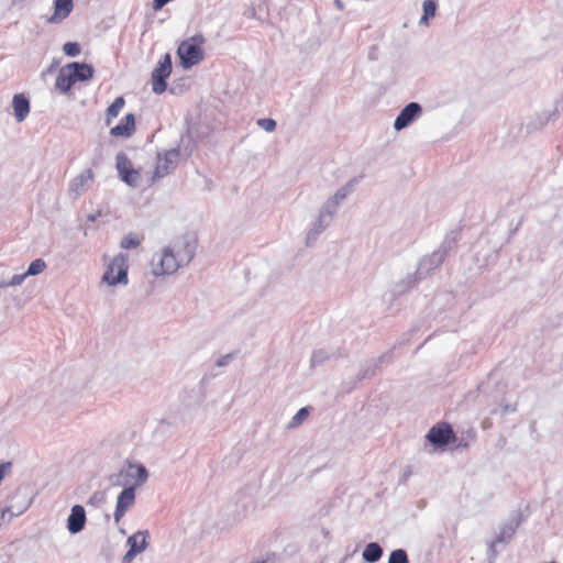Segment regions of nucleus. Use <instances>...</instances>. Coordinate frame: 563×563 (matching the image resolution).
Masks as SVG:
<instances>
[{"mask_svg":"<svg viewBox=\"0 0 563 563\" xmlns=\"http://www.w3.org/2000/svg\"><path fill=\"white\" fill-rule=\"evenodd\" d=\"M197 239L192 235H183L173 240L159 252L153 255L151 262L152 274L155 277L169 276L186 267L195 257Z\"/></svg>","mask_w":563,"mask_h":563,"instance_id":"f257e3e1","label":"nucleus"},{"mask_svg":"<svg viewBox=\"0 0 563 563\" xmlns=\"http://www.w3.org/2000/svg\"><path fill=\"white\" fill-rule=\"evenodd\" d=\"M104 272L100 278V285L110 289L129 285V256L119 253L112 257L102 256Z\"/></svg>","mask_w":563,"mask_h":563,"instance_id":"f03ea898","label":"nucleus"},{"mask_svg":"<svg viewBox=\"0 0 563 563\" xmlns=\"http://www.w3.org/2000/svg\"><path fill=\"white\" fill-rule=\"evenodd\" d=\"M32 503L33 498L26 488H16L7 497L5 506L1 509L0 519L3 522H10L13 518L23 515Z\"/></svg>","mask_w":563,"mask_h":563,"instance_id":"7ed1b4c3","label":"nucleus"},{"mask_svg":"<svg viewBox=\"0 0 563 563\" xmlns=\"http://www.w3.org/2000/svg\"><path fill=\"white\" fill-rule=\"evenodd\" d=\"M202 35H195L185 40L178 47L177 54L184 68L188 69L203 59Z\"/></svg>","mask_w":563,"mask_h":563,"instance_id":"20e7f679","label":"nucleus"},{"mask_svg":"<svg viewBox=\"0 0 563 563\" xmlns=\"http://www.w3.org/2000/svg\"><path fill=\"white\" fill-rule=\"evenodd\" d=\"M148 479V472L146 467L139 463H130L125 467L121 468L114 485L125 487H133V490L137 487L143 486Z\"/></svg>","mask_w":563,"mask_h":563,"instance_id":"39448f33","label":"nucleus"},{"mask_svg":"<svg viewBox=\"0 0 563 563\" xmlns=\"http://www.w3.org/2000/svg\"><path fill=\"white\" fill-rule=\"evenodd\" d=\"M178 158L179 151L176 148L158 154L152 180L164 178L172 173L178 164Z\"/></svg>","mask_w":563,"mask_h":563,"instance_id":"423d86ee","label":"nucleus"},{"mask_svg":"<svg viewBox=\"0 0 563 563\" xmlns=\"http://www.w3.org/2000/svg\"><path fill=\"white\" fill-rule=\"evenodd\" d=\"M172 73V58L169 54H165L159 60L157 67L152 71V89L156 95H161L166 90V78Z\"/></svg>","mask_w":563,"mask_h":563,"instance_id":"0eeeda50","label":"nucleus"},{"mask_svg":"<svg viewBox=\"0 0 563 563\" xmlns=\"http://www.w3.org/2000/svg\"><path fill=\"white\" fill-rule=\"evenodd\" d=\"M148 531H137L130 536L126 540L128 545L130 547L129 551L125 553L122 563H131V561L140 553L146 550L148 547Z\"/></svg>","mask_w":563,"mask_h":563,"instance_id":"6e6552de","label":"nucleus"},{"mask_svg":"<svg viewBox=\"0 0 563 563\" xmlns=\"http://www.w3.org/2000/svg\"><path fill=\"white\" fill-rule=\"evenodd\" d=\"M422 114V107L418 102L408 103L397 115L394 129L401 131L418 120Z\"/></svg>","mask_w":563,"mask_h":563,"instance_id":"1a4fd4ad","label":"nucleus"},{"mask_svg":"<svg viewBox=\"0 0 563 563\" xmlns=\"http://www.w3.org/2000/svg\"><path fill=\"white\" fill-rule=\"evenodd\" d=\"M135 492L131 486L123 488V490L119 494L113 514V518L117 523L120 522L126 511L132 508L135 503Z\"/></svg>","mask_w":563,"mask_h":563,"instance_id":"9d476101","label":"nucleus"},{"mask_svg":"<svg viewBox=\"0 0 563 563\" xmlns=\"http://www.w3.org/2000/svg\"><path fill=\"white\" fill-rule=\"evenodd\" d=\"M93 181V173L91 169H85L76 177H74L68 186L69 194L74 198H78L85 194Z\"/></svg>","mask_w":563,"mask_h":563,"instance_id":"9b49d317","label":"nucleus"},{"mask_svg":"<svg viewBox=\"0 0 563 563\" xmlns=\"http://www.w3.org/2000/svg\"><path fill=\"white\" fill-rule=\"evenodd\" d=\"M332 223V220L324 214L318 211L317 217L311 222L307 233H306V244L308 246L312 245L319 238L321 233H323Z\"/></svg>","mask_w":563,"mask_h":563,"instance_id":"f8f14e48","label":"nucleus"},{"mask_svg":"<svg viewBox=\"0 0 563 563\" xmlns=\"http://www.w3.org/2000/svg\"><path fill=\"white\" fill-rule=\"evenodd\" d=\"M516 531V526L512 523L504 525L499 528L498 533L496 534L495 539L489 544V552L493 558H496L499 550L498 547L500 544H506L510 542Z\"/></svg>","mask_w":563,"mask_h":563,"instance_id":"ddd939ff","label":"nucleus"},{"mask_svg":"<svg viewBox=\"0 0 563 563\" xmlns=\"http://www.w3.org/2000/svg\"><path fill=\"white\" fill-rule=\"evenodd\" d=\"M86 511L80 505H75L67 518V529L71 534L80 532L85 528Z\"/></svg>","mask_w":563,"mask_h":563,"instance_id":"4468645a","label":"nucleus"},{"mask_svg":"<svg viewBox=\"0 0 563 563\" xmlns=\"http://www.w3.org/2000/svg\"><path fill=\"white\" fill-rule=\"evenodd\" d=\"M73 0H54V12L47 19L51 24H58L63 22L73 11Z\"/></svg>","mask_w":563,"mask_h":563,"instance_id":"2eb2a0df","label":"nucleus"},{"mask_svg":"<svg viewBox=\"0 0 563 563\" xmlns=\"http://www.w3.org/2000/svg\"><path fill=\"white\" fill-rule=\"evenodd\" d=\"M135 131V118L132 113L126 114L122 121L111 128L110 134L114 137H130Z\"/></svg>","mask_w":563,"mask_h":563,"instance_id":"dca6fc26","label":"nucleus"},{"mask_svg":"<svg viewBox=\"0 0 563 563\" xmlns=\"http://www.w3.org/2000/svg\"><path fill=\"white\" fill-rule=\"evenodd\" d=\"M453 435V431L450 427H433L429 430L427 434V439L434 445H445L449 443L451 437Z\"/></svg>","mask_w":563,"mask_h":563,"instance_id":"f3484780","label":"nucleus"},{"mask_svg":"<svg viewBox=\"0 0 563 563\" xmlns=\"http://www.w3.org/2000/svg\"><path fill=\"white\" fill-rule=\"evenodd\" d=\"M66 67H69L70 74L75 80L77 81H86L92 78L93 75V68L84 63H70L66 65Z\"/></svg>","mask_w":563,"mask_h":563,"instance_id":"a211bd4d","label":"nucleus"},{"mask_svg":"<svg viewBox=\"0 0 563 563\" xmlns=\"http://www.w3.org/2000/svg\"><path fill=\"white\" fill-rule=\"evenodd\" d=\"M12 107L18 122L24 121L30 113V102L23 95H14Z\"/></svg>","mask_w":563,"mask_h":563,"instance_id":"6ab92c4d","label":"nucleus"},{"mask_svg":"<svg viewBox=\"0 0 563 563\" xmlns=\"http://www.w3.org/2000/svg\"><path fill=\"white\" fill-rule=\"evenodd\" d=\"M75 84V80L70 74L69 67H62L56 77L55 87L62 93H66L71 86Z\"/></svg>","mask_w":563,"mask_h":563,"instance_id":"aec40b11","label":"nucleus"},{"mask_svg":"<svg viewBox=\"0 0 563 563\" xmlns=\"http://www.w3.org/2000/svg\"><path fill=\"white\" fill-rule=\"evenodd\" d=\"M382 555H383V549L376 542L368 543L362 553L363 560L368 563H375V562L379 561Z\"/></svg>","mask_w":563,"mask_h":563,"instance_id":"412c9836","label":"nucleus"},{"mask_svg":"<svg viewBox=\"0 0 563 563\" xmlns=\"http://www.w3.org/2000/svg\"><path fill=\"white\" fill-rule=\"evenodd\" d=\"M356 185V179H351L345 185L340 187L330 198L339 206L353 192Z\"/></svg>","mask_w":563,"mask_h":563,"instance_id":"4be33fe9","label":"nucleus"},{"mask_svg":"<svg viewBox=\"0 0 563 563\" xmlns=\"http://www.w3.org/2000/svg\"><path fill=\"white\" fill-rule=\"evenodd\" d=\"M125 104L123 97H118L107 109L106 124L110 125L112 119L117 118Z\"/></svg>","mask_w":563,"mask_h":563,"instance_id":"5701e85b","label":"nucleus"},{"mask_svg":"<svg viewBox=\"0 0 563 563\" xmlns=\"http://www.w3.org/2000/svg\"><path fill=\"white\" fill-rule=\"evenodd\" d=\"M339 208L340 206L329 197L319 209V212L333 221Z\"/></svg>","mask_w":563,"mask_h":563,"instance_id":"b1692460","label":"nucleus"},{"mask_svg":"<svg viewBox=\"0 0 563 563\" xmlns=\"http://www.w3.org/2000/svg\"><path fill=\"white\" fill-rule=\"evenodd\" d=\"M115 162H117V169H118L120 177L123 176L124 174H126L129 170L133 169V165H132L131 161L123 153H120L117 155Z\"/></svg>","mask_w":563,"mask_h":563,"instance_id":"393cba45","label":"nucleus"},{"mask_svg":"<svg viewBox=\"0 0 563 563\" xmlns=\"http://www.w3.org/2000/svg\"><path fill=\"white\" fill-rule=\"evenodd\" d=\"M309 417V409L308 408H301L298 410V412L291 418V420L288 422L287 428L288 429H296L299 426H301L307 418Z\"/></svg>","mask_w":563,"mask_h":563,"instance_id":"a878e982","label":"nucleus"},{"mask_svg":"<svg viewBox=\"0 0 563 563\" xmlns=\"http://www.w3.org/2000/svg\"><path fill=\"white\" fill-rule=\"evenodd\" d=\"M141 244V239L135 233H129L122 238L120 246L123 250L136 249Z\"/></svg>","mask_w":563,"mask_h":563,"instance_id":"bb28decb","label":"nucleus"},{"mask_svg":"<svg viewBox=\"0 0 563 563\" xmlns=\"http://www.w3.org/2000/svg\"><path fill=\"white\" fill-rule=\"evenodd\" d=\"M446 254H448L446 249H439V250L434 251L428 260H424L422 264L430 263V265L438 266L445 260Z\"/></svg>","mask_w":563,"mask_h":563,"instance_id":"cd10ccee","label":"nucleus"},{"mask_svg":"<svg viewBox=\"0 0 563 563\" xmlns=\"http://www.w3.org/2000/svg\"><path fill=\"white\" fill-rule=\"evenodd\" d=\"M129 186L137 187L141 183V174L136 169H131L126 174L120 177Z\"/></svg>","mask_w":563,"mask_h":563,"instance_id":"c85d7f7f","label":"nucleus"},{"mask_svg":"<svg viewBox=\"0 0 563 563\" xmlns=\"http://www.w3.org/2000/svg\"><path fill=\"white\" fill-rule=\"evenodd\" d=\"M46 268V263L42 258H36L29 265L27 271L25 272L27 277L35 276L43 273Z\"/></svg>","mask_w":563,"mask_h":563,"instance_id":"c756f323","label":"nucleus"},{"mask_svg":"<svg viewBox=\"0 0 563 563\" xmlns=\"http://www.w3.org/2000/svg\"><path fill=\"white\" fill-rule=\"evenodd\" d=\"M388 563H409L407 552L402 549L394 550L389 555Z\"/></svg>","mask_w":563,"mask_h":563,"instance_id":"7c9ffc66","label":"nucleus"},{"mask_svg":"<svg viewBox=\"0 0 563 563\" xmlns=\"http://www.w3.org/2000/svg\"><path fill=\"white\" fill-rule=\"evenodd\" d=\"M328 358H329V353L327 351H324V350L314 351L310 358L311 366L314 367L317 365H320Z\"/></svg>","mask_w":563,"mask_h":563,"instance_id":"2f4dec72","label":"nucleus"},{"mask_svg":"<svg viewBox=\"0 0 563 563\" xmlns=\"http://www.w3.org/2000/svg\"><path fill=\"white\" fill-rule=\"evenodd\" d=\"M257 125L266 132H273L276 129V121L269 118L258 119Z\"/></svg>","mask_w":563,"mask_h":563,"instance_id":"473e14b6","label":"nucleus"},{"mask_svg":"<svg viewBox=\"0 0 563 563\" xmlns=\"http://www.w3.org/2000/svg\"><path fill=\"white\" fill-rule=\"evenodd\" d=\"M63 51L66 55L75 57L80 53V47L75 42H67L64 44Z\"/></svg>","mask_w":563,"mask_h":563,"instance_id":"72a5a7b5","label":"nucleus"},{"mask_svg":"<svg viewBox=\"0 0 563 563\" xmlns=\"http://www.w3.org/2000/svg\"><path fill=\"white\" fill-rule=\"evenodd\" d=\"M437 4L433 0H426L423 2V14L433 18L435 15Z\"/></svg>","mask_w":563,"mask_h":563,"instance_id":"f704fd0d","label":"nucleus"},{"mask_svg":"<svg viewBox=\"0 0 563 563\" xmlns=\"http://www.w3.org/2000/svg\"><path fill=\"white\" fill-rule=\"evenodd\" d=\"M27 278L26 273L15 274L10 278L12 287L20 286Z\"/></svg>","mask_w":563,"mask_h":563,"instance_id":"c9c22d12","label":"nucleus"},{"mask_svg":"<svg viewBox=\"0 0 563 563\" xmlns=\"http://www.w3.org/2000/svg\"><path fill=\"white\" fill-rule=\"evenodd\" d=\"M12 287L10 279L0 280V289Z\"/></svg>","mask_w":563,"mask_h":563,"instance_id":"e433bc0d","label":"nucleus"},{"mask_svg":"<svg viewBox=\"0 0 563 563\" xmlns=\"http://www.w3.org/2000/svg\"><path fill=\"white\" fill-rule=\"evenodd\" d=\"M229 360H230V356H229V355H227V356L222 357V358L218 362V365H220V366L227 365V364H228V362H229Z\"/></svg>","mask_w":563,"mask_h":563,"instance_id":"4c0bfd02","label":"nucleus"},{"mask_svg":"<svg viewBox=\"0 0 563 563\" xmlns=\"http://www.w3.org/2000/svg\"><path fill=\"white\" fill-rule=\"evenodd\" d=\"M429 16L427 15H422L421 19H420V24H423V25H429Z\"/></svg>","mask_w":563,"mask_h":563,"instance_id":"58836bf2","label":"nucleus"},{"mask_svg":"<svg viewBox=\"0 0 563 563\" xmlns=\"http://www.w3.org/2000/svg\"><path fill=\"white\" fill-rule=\"evenodd\" d=\"M334 4L335 7L339 9V10H343L344 9V4L341 0H334Z\"/></svg>","mask_w":563,"mask_h":563,"instance_id":"ea45409f","label":"nucleus"}]
</instances>
